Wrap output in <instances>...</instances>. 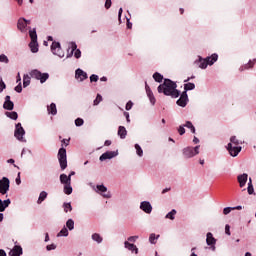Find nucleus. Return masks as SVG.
I'll use <instances>...</instances> for the list:
<instances>
[{
  "label": "nucleus",
  "instance_id": "obj_1",
  "mask_svg": "<svg viewBox=\"0 0 256 256\" xmlns=\"http://www.w3.org/2000/svg\"><path fill=\"white\" fill-rule=\"evenodd\" d=\"M158 93H163L166 97L177 99L181 95V91L177 90V83L169 78H165L164 82L157 88Z\"/></svg>",
  "mask_w": 256,
  "mask_h": 256
},
{
  "label": "nucleus",
  "instance_id": "obj_2",
  "mask_svg": "<svg viewBox=\"0 0 256 256\" xmlns=\"http://www.w3.org/2000/svg\"><path fill=\"white\" fill-rule=\"evenodd\" d=\"M219 59V55L217 53L212 54L211 56H207L206 58H202L198 56V59L194 61V65H197L199 69H206L209 65H215Z\"/></svg>",
  "mask_w": 256,
  "mask_h": 256
},
{
  "label": "nucleus",
  "instance_id": "obj_3",
  "mask_svg": "<svg viewBox=\"0 0 256 256\" xmlns=\"http://www.w3.org/2000/svg\"><path fill=\"white\" fill-rule=\"evenodd\" d=\"M60 183L61 185H64L63 191L65 195H71V193H73V187L71 186V176H68L65 173L60 174Z\"/></svg>",
  "mask_w": 256,
  "mask_h": 256
},
{
  "label": "nucleus",
  "instance_id": "obj_4",
  "mask_svg": "<svg viewBox=\"0 0 256 256\" xmlns=\"http://www.w3.org/2000/svg\"><path fill=\"white\" fill-rule=\"evenodd\" d=\"M201 148L200 145L195 147L187 146L182 150V155L184 159H193V157L199 155V149Z\"/></svg>",
  "mask_w": 256,
  "mask_h": 256
},
{
  "label": "nucleus",
  "instance_id": "obj_5",
  "mask_svg": "<svg viewBox=\"0 0 256 256\" xmlns=\"http://www.w3.org/2000/svg\"><path fill=\"white\" fill-rule=\"evenodd\" d=\"M58 161L60 169L65 171V169H67V149H65V147H61L58 150Z\"/></svg>",
  "mask_w": 256,
  "mask_h": 256
},
{
  "label": "nucleus",
  "instance_id": "obj_6",
  "mask_svg": "<svg viewBox=\"0 0 256 256\" xmlns=\"http://www.w3.org/2000/svg\"><path fill=\"white\" fill-rule=\"evenodd\" d=\"M30 76L32 79H36L37 81H40V83H45L47 79H49V73L44 72L42 73L38 69H34L30 72Z\"/></svg>",
  "mask_w": 256,
  "mask_h": 256
},
{
  "label": "nucleus",
  "instance_id": "obj_7",
  "mask_svg": "<svg viewBox=\"0 0 256 256\" xmlns=\"http://www.w3.org/2000/svg\"><path fill=\"white\" fill-rule=\"evenodd\" d=\"M14 137L21 141L22 143H27V140H25V128L21 125V122H18L15 125V131H14Z\"/></svg>",
  "mask_w": 256,
  "mask_h": 256
},
{
  "label": "nucleus",
  "instance_id": "obj_8",
  "mask_svg": "<svg viewBox=\"0 0 256 256\" xmlns=\"http://www.w3.org/2000/svg\"><path fill=\"white\" fill-rule=\"evenodd\" d=\"M50 49L53 55H57V57H60V59H63V57H65V52H63V49L61 48L60 42L53 41Z\"/></svg>",
  "mask_w": 256,
  "mask_h": 256
},
{
  "label": "nucleus",
  "instance_id": "obj_9",
  "mask_svg": "<svg viewBox=\"0 0 256 256\" xmlns=\"http://www.w3.org/2000/svg\"><path fill=\"white\" fill-rule=\"evenodd\" d=\"M11 187V181L7 177L0 179V195H7Z\"/></svg>",
  "mask_w": 256,
  "mask_h": 256
},
{
  "label": "nucleus",
  "instance_id": "obj_10",
  "mask_svg": "<svg viewBox=\"0 0 256 256\" xmlns=\"http://www.w3.org/2000/svg\"><path fill=\"white\" fill-rule=\"evenodd\" d=\"M243 147L241 146H233V144L228 143L227 145V151L231 155V157H237L239 155L240 151H242Z\"/></svg>",
  "mask_w": 256,
  "mask_h": 256
},
{
  "label": "nucleus",
  "instance_id": "obj_11",
  "mask_svg": "<svg viewBox=\"0 0 256 256\" xmlns=\"http://www.w3.org/2000/svg\"><path fill=\"white\" fill-rule=\"evenodd\" d=\"M96 189H97L96 192L102 195L104 199H111V192H107V188L105 185L103 184L96 185Z\"/></svg>",
  "mask_w": 256,
  "mask_h": 256
},
{
  "label": "nucleus",
  "instance_id": "obj_12",
  "mask_svg": "<svg viewBox=\"0 0 256 256\" xmlns=\"http://www.w3.org/2000/svg\"><path fill=\"white\" fill-rule=\"evenodd\" d=\"M179 99L176 101V104L178 107H187V103H189V96L187 95L186 92H182L179 95Z\"/></svg>",
  "mask_w": 256,
  "mask_h": 256
},
{
  "label": "nucleus",
  "instance_id": "obj_13",
  "mask_svg": "<svg viewBox=\"0 0 256 256\" xmlns=\"http://www.w3.org/2000/svg\"><path fill=\"white\" fill-rule=\"evenodd\" d=\"M117 155H119L118 150H116V151H106L99 157V160L100 161H107V159H113V158L117 157Z\"/></svg>",
  "mask_w": 256,
  "mask_h": 256
},
{
  "label": "nucleus",
  "instance_id": "obj_14",
  "mask_svg": "<svg viewBox=\"0 0 256 256\" xmlns=\"http://www.w3.org/2000/svg\"><path fill=\"white\" fill-rule=\"evenodd\" d=\"M140 209L147 215H151V213L153 212V206L151 205V202H149V201H142L140 203Z\"/></svg>",
  "mask_w": 256,
  "mask_h": 256
},
{
  "label": "nucleus",
  "instance_id": "obj_15",
  "mask_svg": "<svg viewBox=\"0 0 256 256\" xmlns=\"http://www.w3.org/2000/svg\"><path fill=\"white\" fill-rule=\"evenodd\" d=\"M206 243L209 247H211L212 251H215V244L217 243V239L213 237V233L208 232L206 234Z\"/></svg>",
  "mask_w": 256,
  "mask_h": 256
},
{
  "label": "nucleus",
  "instance_id": "obj_16",
  "mask_svg": "<svg viewBox=\"0 0 256 256\" xmlns=\"http://www.w3.org/2000/svg\"><path fill=\"white\" fill-rule=\"evenodd\" d=\"M3 109H5L6 111H13V109H15V103L11 101V96L9 95L5 96Z\"/></svg>",
  "mask_w": 256,
  "mask_h": 256
},
{
  "label": "nucleus",
  "instance_id": "obj_17",
  "mask_svg": "<svg viewBox=\"0 0 256 256\" xmlns=\"http://www.w3.org/2000/svg\"><path fill=\"white\" fill-rule=\"evenodd\" d=\"M145 89L151 105H155V103H157V99H155V95L153 94V91L151 90V87H149V84H147V82H145Z\"/></svg>",
  "mask_w": 256,
  "mask_h": 256
},
{
  "label": "nucleus",
  "instance_id": "obj_18",
  "mask_svg": "<svg viewBox=\"0 0 256 256\" xmlns=\"http://www.w3.org/2000/svg\"><path fill=\"white\" fill-rule=\"evenodd\" d=\"M88 78H89V76L87 75V72L83 71V69H81V68L76 69L75 79H79L80 82H83Z\"/></svg>",
  "mask_w": 256,
  "mask_h": 256
},
{
  "label": "nucleus",
  "instance_id": "obj_19",
  "mask_svg": "<svg viewBox=\"0 0 256 256\" xmlns=\"http://www.w3.org/2000/svg\"><path fill=\"white\" fill-rule=\"evenodd\" d=\"M17 28L19 31H21V33H27V19L24 17L19 18L17 22Z\"/></svg>",
  "mask_w": 256,
  "mask_h": 256
},
{
  "label": "nucleus",
  "instance_id": "obj_20",
  "mask_svg": "<svg viewBox=\"0 0 256 256\" xmlns=\"http://www.w3.org/2000/svg\"><path fill=\"white\" fill-rule=\"evenodd\" d=\"M247 179H249V175L247 173H243L237 176V181L239 183V187L243 188L247 185Z\"/></svg>",
  "mask_w": 256,
  "mask_h": 256
},
{
  "label": "nucleus",
  "instance_id": "obj_21",
  "mask_svg": "<svg viewBox=\"0 0 256 256\" xmlns=\"http://www.w3.org/2000/svg\"><path fill=\"white\" fill-rule=\"evenodd\" d=\"M10 256H21L23 255V247L21 245H15L9 252Z\"/></svg>",
  "mask_w": 256,
  "mask_h": 256
},
{
  "label": "nucleus",
  "instance_id": "obj_22",
  "mask_svg": "<svg viewBox=\"0 0 256 256\" xmlns=\"http://www.w3.org/2000/svg\"><path fill=\"white\" fill-rule=\"evenodd\" d=\"M255 63H256V58H254L253 60H249L248 63L240 66L239 71L243 72L249 69H253V67H255Z\"/></svg>",
  "mask_w": 256,
  "mask_h": 256
},
{
  "label": "nucleus",
  "instance_id": "obj_23",
  "mask_svg": "<svg viewBox=\"0 0 256 256\" xmlns=\"http://www.w3.org/2000/svg\"><path fill=\"white\" fill-rule=\"evenodd\" d=\"M124 247L125 249H128V251H131L132 253H135L137 255V253H139V248H137V246L133 243H129V241H125L124 242Z\"/></svg>",
  "mask_w": 256,
  "mask_h": 256
},
{
  "label": "nucleus",
  "instance_id": "obj_24",
  "mask_svg": "<svg viewBox=\"0 0 256 256\" xmlns=\"http://www.w3.org/2000/svg\"><path fill=\"white\" fill-rule=\"evenodd\" d=\"M29 47L32 53H38L39 52V43L37 40H31L29 43Z\"/></svg>",
  "mask_w": 256,
  "mask_h": 256
},
{
  "label": "nucleus",
  "instance_id": "obj_25",
  "mask_svg": "<svg viewBox=\"0 0 256 256\" xmlns=\"http://www.w3.org/2000/svg\"><path fill=\"white\" fill-rule=\"evenodd\" d=\"M11 205V199H6L4 201L1 200L0 198V213H3L7 207Z\"/></svg>",
  "mask_w": 256,
  "mask_h": 256
},
{
  "label": "nucleus",
  "instance_id": "obj_26",
  "mask_svg": "<svg viewBox=\"0 0 256 256\" xmlns=\"http://www.w3.org/2000/svg\"><path fill=\"white\" fill-rule=\"evenodd\" d=\"M118 136L120 139H125L127 137V129L125 126H119L118 127Z\"/></svg>",
  "mask_w": 256,
  "mask_h": 256
},
{
  "label": "nucleus",
  "instance_id": "obj_27",
  "mask_svg": "<svg viewBox=\"0 0 256 256\" xmlns=\"http://www.w3.org/2000/svg\"><path fill=\"white\" fill-rule=\"evenodd\" d=\"M47 111L49 115H57V105L55 103H51L50 106L47 107Z\"/></svg>",
  "mask_w": 256,
  "mask_h": 256
},
{
  "label": "nucleus",
  "instance_id": "obj_28",
  "mask_svg": "<svg viewBox=\"0 0 256 256\" xmlns=\"http://www.w3.org/2000/svg\"><path fill=\"white\" fill-rule=\"evenodd\" d=\"M6 117H8L9 119H12L13 121H17V119H19V114H17L16 111H12V112H5Z\"/></svg>",
  "mask_w": 256,
  "mask_h": 256
},
{
  "label": "nucleus",
  "instance_id": "obj_29",
  "mask_svg": "<svg viewBox=\"0 0 256 256\" xmlns=\"http://www.w3.org/2000/svg\"><path fill=\"white\" fill-rule=\"evenodd\" d=\"M247 191L248 195H255V188L253 187V180L251 178H249Z\"/></svg>",
  "mask_w": 256,
  "mask_h": 256
},
{
  "label": "nucleus",
  "instance_id": "obj_30",
  "mask_svg": "<svg viewBox=\"0 0 256 256\" xmlns=\"http://www.w3.org/2000/svg\"><path fill=\"white\" fill-rule=\"evenodd\" d=\"M66 229L68 231H73V229H75V221L73 219H68L66 221Z\"/></svg>",
  "mask_w": 256,
  "mask_h": 256
},
{
  "label": "nucleus",
  "instance_id": "obj_31",
  "mask_svg": "<svg viewBox=\"0 0 256 256\" xmlns=\"http://www.w3.org/2000/svg\"><path fill=\"white\" fill-rule=\"evenodd\" d=\"M47 195H48V193L46 191L40 192L38 200H37L38 205H41V203H43V201H45V199H47Z\"/></svg>",
  "mask_w": 256,
  "mask_h": 256
},
{
  "label": "nucleus",
  "instance_id": "obj_32",
  "mask_svg": "<svg viewBox=\"0 0 256 256\" xmlns=\"http://www.w3.org/2000/svg\"><path fill=\"white\" fill-rule=\"evenodd\" d=\"M152 77L156 83H163V74L155 72Z\"/></svg>",
  "mask_w": 256,
  "mask_h": 256
},
{
  "label": "nucleus",
  "instance_id": "obj_33",
  "mask_svg": "<svg viewBox=\"0 0 256 256\" xmlns=\"http://www.w3.org/2000/svg\"><path fill=\"white\" fill-rule=\"evenodd\" d=\"M92 240L95 241L96 243L100 244L103 243V237H101V234L99 233H94L92 234Z\"/></svg>",
  "mask_w": 256,
  "mask_h": 256
},
{
  "label": "nucleus",
  "instance_id": "obj_34",
  "mask_svg": "<svg viewBox=\"0 0 256 256\" xmlns=\"http://www.w3.org/2000/svg\"><path fill=\"white\" fill-rule=\"evenodd\" d=\"M175 215H177V210L172 209L166 214L165 219H170V221H173L175 219Z\"/></svg>",
  "mask_w": 256,
  "mask_h": 256
},
{
  "label": "nucleus",
  "instance_id": "obj_35",
  "mask_svg": "<svg viewBox=\"0 0 256 256\" xmlns=\"http://www.w3.org/2000/svg\"><path fill=\"white\" fill-rule=\"evenodd\" d=\"M57 237H69V230L67 229V227L64 226L57 234Z\"/></svg>",
  "mask_w": 256,
  "mask_h": 256
},
{
  "label": "nucleus",
  "instance_id": "obj_36",
  "mask_svg": "<svg viewBox=\"0 0 256 256\" xmlns=\"http://www.w3.org/2000/svg\"><path fill=\"white\" fill-rule=\"evenodd\" d=\"M29 37H30L31 41H37V29L36 28L29 30Z\"/></svg>",
  "mask_w": 256,
  "mask_h": 256
},
{
  "label": "nucleus",
  "instance_id": "obj_37",
  "mask_svg": "<svg viewBox=\"0 0 256 256\" xmlns=\"http://www.w3.org/2000/svg\"><path fill=\"white\" fill-rule=\"evenodd\" d=\"M195 89V83L188 82L184 84V92L187 93V91H193Z\"/></svg>",
  "mask_w": 256,
  "mask_h": 256
},
{
  "label": "nucleus",
  "instance_id": "obj_38",
  "mask_svg": "<svg viewBox=\"0 0 256 256\" xmlns=\"http://www.w3.org/2000/svg\"><path fill=\"white\" fill-rule=\"evenodd\" d=\"M184 127H186L187 129H190L191 133L195 134V126L193 125L192 121H186V123L184 124Z\"/></svg>",
  "mask_w": 256,
  "mask_h": 256
},
{
  "label": "nucleus",
  "instance_id": "obj_39",
  "mask_svg": "<svg viewBox=\"0 0 256 256\" xmlns=\"http://www.w3.org/2000/svg\"><path fill=\"white\" fill-rule=\"evenodd\" d=\"M159 235L156 236L155 233L150 234L149 236V242L151 243V245H155L157 243V239H159Z\"/></svg>",
  "mask_w": 256,
  "mask_h": 256
},
{
  "label": "nucleus",
  "instance_id": "obj_40",
  "mask_svg": "<svg viewBox=\"0 0 256 256\" xmlns=\"http://www.w3.org/2000/svg\"><path fill=\"white\" fill-rule=\"evenodd\" d=\"M64 213H69V211H73V206H71V202H65L63 204Z\"/></svg>",
  "mask_w": 256,
  "mask_h": 256
},
{
  "label": "nucleus",
  "instance_id": "obj_41",
  "mask_svg": "<svg viewBox=\"0 0 256 256\" xmlns=\"http://www.w3.org/2000/svg\"><path fill=\"white\" fill-rule=\"evenodd\" d=\"M134 147L136 149V154L138 155V157H143V148H141V145L135 144Z\"/></svg>",
  "mask_w": 256,
  "mask_h": 256
},
{
  "label": "nucleus",
  "instance_id": "obj_42",
  "mask_svg": "<svg viewBox=\"0 0 256 256\" xmlns=\"http://www.w3.org/2000/svg\"><path fill=\"white\" fill-rule=\"evenodd\" d=\"M29 85H31V78H29V76L24 75L23 77V87H29Z\"/></svg>",
  "mask_w": 256,
  "mask_h": 256
},
{
  "label": "nucleus",
  "instance_id": "obj_43",
  "mask_svg": "<svg viewBox=\"0 0 256 256\" xmlns=\"http://www.w3.org/2000/svg\"><path fill=\"white\" fill-rule=\"evenodd\" d=\"M85 123V120L83 118H76L75 119V125L76 127H83V124Z\"/></svg>",
  "mask_w": 256,
  "mask_h": 256
},
{
  "label": "nucleus",
  "instance_id": "obj_44",
  "mask_svg": "<svg viewBox=\"0 0 256 256\" xmlns=\"http://www.w3.org/2000/svg\"><path fill=\"white\" fill-rule=\"evenodd\" d=\"M103 101V96H101V94H97L94 102H93V105H99V103H101Z\"/></svg>",
  "mask_w": 256,
  "mask_h": 256
},
{
  "label": "nucleus",
  "instance_id": "obj_45",
  "mask_svg": "<svg viewBox=\"0 0 256 256\" xmlns=\"http://www.w3.org/2000/svg\"><path fill=\"white\" fill-rule=\"evenodd\" d=\"M0 63H9V58L5 54L0 55Z\"/></svg>",
  "mask_w": 256,
  "mask_h": 256
},
{
  "label": "nucleus",
  "instance_id": "obj_46",
  "mask_svg": "<svg viewBox=\"0 0 256 256\" xmlns=\"http://www.w3.org/2000/svg\"><path fill=\"white\" fill-rule=\"evenodd\" d=\"M230 143L231 145H239L241 142H239V140L237 139V136H232L230 138Z\"/></svg>",
  "mask_w": 256,
  "mask_h": 256
},
{
  "label": "nucleus",
  "instance_id": "obj_47",
  "mask_svg": "<svg viewBox=\"0 0 256 256\" xmlns=\"http://www.w3.org/2000/svg\"><path fill=\"white\" fill-rule=\"evenodd\" d=\"M5 89H7V85L5 84V82L3 81V78L0 77V93L2 91H5Z\"/></svg>",
  "mask_w": 256,
  "mask_h": 256
},
{
  "label": "nucleus",
  "instance_id": "obj_48",
  "mask_svg": "<svg viewBox=\"0 0 256 256\" xmlns=\"http://www.w3.org/2000/svg\"><path fill=\"white\" fill-rule=\"evenodd\" d=\"M99 81V76L97 74H92L90 76V83H97Z\"/></svg>",
  "mask_w": 256,
  "mask_h": 256
},
{
  "label": "nucleus",
  "instance_id": "obj_49",
  "mask_svg": "<svg viewBox=\"0 0 256 256\" xmlns=\"http://www.w3.org/2000/svg\"><path fill=\"white\" fill-rule=\"evenodd\" d=\"M56 249H57V245L53 243L46 246V251H55Z\"/></svg>",
  "mask_w": 256,
  "mask_h": 256
},
{
  "label": "nucleus",
  "instance_id": "obj_50",
  "mask_svg": "<svg viewBox=\"0 0 256 256\" xmlns=\"http://www.w3.org/2000/svg\"><path fill=\"white\" fill-rule=\"evenodd\" d=\"M125 109H126V111H131V109H133V102L131 100H129L126 103Z\"/></svg>",
  "mask_w": 256,
  "mask_h": 256
},
{
  "label": "nucleus",
  "instance_id": "obj_51",
  "mask_svg": "<svg viewBox=\"0 0 256 256\" xmlns=\"http://www.w3.org/2000/svg\"><path fill=\"white\" fill-rule=\"evenodd\" d=\"M233 211V207H226L223 209V214L224 215H229Z\"/></svg>",
  "mask_w": 256,
  "mask_h": 256
},
{
  "label": "nucleus",
  "instance_id": "obj_52",
  "mask_svg": "<svg viewBox=\"0 0 256 256\" xmlns=\"http://www.w3.org/2000/svg\"><path fill=\"white\" fill-rule=\"evenodd\" d=\"M178 133H179V135H183L185 133V125L184 124L180 125L178 127Z\"/></svg>",
  "mask_w": 256,
  "mask_h": 256
},
{
  "label": "nucleus",
  "instance_id": "obj_53",
  "mask_svg": "<svg viewBox=\"0 0 256 256\" xmlns=\"http://www.w3.org/2000/svg\"><path fill=\"white\" fill-rule=\"evenodd\" d=\"M111 5H113V2L111 0H106L104 7L105 9H111Z\"/></svg>",
  "mask_w": 256,
  "mask_h": 256
},
{
  "label": "nucleus",
  "instance_id": "obj_54",
  "mask_svg": "<svg viewBox=\"0 0 256 256\" xmlns=\"http://www.w3.org/2000/svg\"><path fill=\"white\" fill-rule=\"evenodd\" d=\"M16 93H21L23 91V86H21V82L14 88Z\"/></svg>",
  "mask_w": 256,
  "mask_h": 256
},
{
  "label": "nucleus",
  "instance_id": "obj_55",
  "mask_svg": "<svg viewBox=\"0 0 256 256\" xmlns=\"http://www.w3.org/2000/svg\"><path fill=\"white\" fill-rule=\"evenodd\" d=\"M74 57L76 59H81V50L77 49L76 51H74Z\"/></svg>",
  "mask_w": 256,
  "mask_h": 256
},
{
  "label": "nucleus",
  "instance_id": "obj_56",
  "mask_svg": "<svg viewBox=\"0 0 256 256\" xmlns=\"http://www.w3.org/2000/svg\"><path fill=\"white\" fill-rule=\"evenodd\" d=\"M137 239H139V236H130V237H128V241L130 243H135V241H137Z\"/></svg>",
  "mask_w": 256,
  "mask_h": 256
},
{
  "label": "nucleus",
  "instance_id": "obj_57",
  "mask_svg": "<svg viewBox=\"0 0 256 256\" xmlns=\"http://www.w3.org/2000/svg\"><path fill=\"white\" fill-rule=\"evenodd\" d=\"M225 233L226 235H231V226L229 224L225 225Z\"/></svg>",
  "mask_w": 256,
  "mask_h": 256
},
{
  "label": "nucleus",
  "instance_id": "obj_58",
  "mask_svg": "<svg viewBox=\"0 0 256 256\" xmlns=\"http://www.w3.org/2000/svg\"><path fill=\"white\" fill-rule=\"evenodd\" d=\"M71 51L72 53H75V51L77 50V43L75 42H71Z\"/></svg>",
  "mask_w": 256,
  "mask_h": 256
},
{
  "label": "nucleus",
  "instance_id": "obj_59",
  "mask_svg": "<svg viewBox=\"0 0 256 256\" xmlns=\"http://www.w3.org/2000/svg\"><path fill=\"white\" fill-rule=\"evenodd\" d=\"M15 181L16 185H21V172L18 173Z\"/></svg>",
  "mask_w": 256,
  "mask_h": 256
},
{
  "label": "nucleus",
  "instance_id": "obj_60",
  "mask_svg": "<svg viewBox=\"0 0 256 256\" xmlns=\"http://www.w3.org/2000/svg\"><path fill=\"white\" fill-rule=\"evenodd\" d=\"M124 117L126 118L127 123H131V118L129 116V112H124Z\"/></svg>",
  "mask_w": 256,
  "mask_h": 256
},
{
  "label": "nucleus",
  "instance_id": "obj_61",
  "mask_svg": "<svg viewBox=\"0 0 256 256\" xmlns=\"http://www.w3.org/2000/svg\"><path fill=\"white\" fill-rule=\"evenodd\" d=\"M126 27H127V29H132V28H133V23H131V21L129 20V18H127Z\"/></svg>",
  "mask_w": 256,
  "mask_h": 256
},
{
  "label": "nucleus",
  "instance_id": "obj_62",
  "mask_svg": "<svg viewBox=\"0 0 256 256\" xmlns=\"http://www.w3.org/2000/svg\"><path fill=\"white\" fill-rule=\"evenodd\" d=\"M123 15V8H120L119 11H118V19L121 23V16Z\"/></svg>",
  "mask_w": 256,
  "mask_h": 256
},
{
  "label": "nucleus",
  "instance_id": "obj_63",
  "mask_svg": "<svg viewBox=\"0 0 256 256\" xmlns=\"http://www.w3.org/2000/svg\"><path fill=\"white\" fill-rule=\"evenodd\" d=\"M62 143L65 145V147H68L69 146V139H63L62 140Z\"/></svg>",
  "mask_w": 256,
  "mask_h": 256
},
{
  "label": "nucleus",
  "instance_id": "obj_64",
  "mask_svg": "<svg viewBox=\"0 0 256 256\" xmlns=\"http://www.w3.org/2000/svg\"><path fill=\"white\" fill-rule=\"evenodd\" d=\"M0 256H7V252H5L3 249H0Z\"/></svg>",
  "mask_w": 256,
  "mask_h": 256
}]
</instances>
